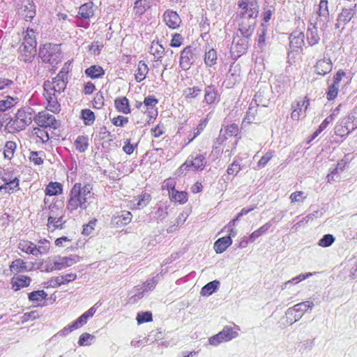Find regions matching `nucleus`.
Instances as JSON below:
<instances>
[{
  "instance_id": "nucleus-1",
  "label": "nucleus",
  "mask_w": 357,
  "mask_h": 357,
  "mask_svg": "<svg viewBox=\"0 0 357 357\" xmlns=\"http://www.w3.org/2000/svg\"><path fill=\"white\" fill-rule=\"evenodd\" d=\"M92 185L89 183L82 185L76 183L69 195L66 203V209L70 213H73L79 209L83 211L87 208L93 199L94 193L92 192Z\"/></svg>"
},
{
  "instance_id": "nucleus-2",
  "label": "nucleus",
  "mask_w": 357,
  "mask_h": 357,
  "mask_svg": "<svg viewBox=\"0 0 357 357\" xmlns=\"http://www.w3.org/2000/svg\"><path fill=\"white\" fill-rule=\"evenodd\" d=\"M22 35V41L19 48V59L25 63H31L37 52L36 30L33 28L28 27Z\"/></svg>"
},
{
  "instance_id": "nucleus-3",
  "label": "nucleus",
  "mask_w": 357,
  "mask_h": 357,
  "mask_svg": "<svg viewBox=\"0 0 357 357\" xmlns=\"http://www.w3.org/2000/svg\"><path fill=\"white\" fill-rule=\"evenodd\" d=\"M250 26H239L237 33L233 38L230 48L234 56L239 57L247 52L250 46V37L254 32Z\"/></svg>"
},
{
  "instance_id": "nucleus-4",
  "label": "nucleus",
  "mask_w": 357,
  "mask_h": 357,
  "mask_svg": "<svg viewBox=\"0 0 357 357\" xmlns=\"http://www.w3.org/2000/svg\"><path fill=\"white\" fill-rule=\"evenodd\" d=\"M206 154L193 153L188 156L185 162L178 169V176L184 175L186 171H202L206 165Z\"/></svg>"
},
{
  "instance_id": "nucleus-5",
  "label": "nucleus",
  "mask_w": 357,
  "mask_h": 357,
  "mask_svg": "<svg viewBox=\"0 0 357 357\" xmlns=\"http://www.w3.org/2000/svg\"><path fill=\"white\" fill-rule=\"evenodd\" d=\"M68 66L65 64L56 77L52 79V82L47 81L44 83V91H52L60 95L66 88L68 84Z\"/></svg>"
},
{
  "instance_id": "nucleus-6",
  "label": "nucleus",
  "mask_w": 357,
  "mask_h": 357,
  "mask_svg": "<svg viewBox=\"0 0 357 357\" xmlns=\"http://www.w3.org/2000/svg\"><path fill=\"white\" fill-rule=\"evenodd\" d=\"M33 109L30 107H24L18 109L15 117L9 122L10 126L13 128L14 131H20L24 130L31 123L33 118Z\"/></svg>"
},
{
  "instance_id": "nucleus-7",
  "label": "nucleus",
  "mask_w": 357,
  "mask_h": 357,
  "mask_svg": "<svg viewBox=\"0 0 357 357\" xmlns=\"http://www.w3.org/2000/svg\"><path fill=\"white\" fill-rule=\"evenodd\" d=\"M60 45L46 43L39 50V56L43 62L50 64L57 63L60 61Z\"/></svg>"
},
{
  "instance_id": "nucleus-8",
  "label": "nucleus",
  "mask_w": 357,
  "mask_h": 357,
  "mask_svg": "<svg viewBox=\"0 0 357 357\" xmlns=\"http://www.w3.org/2000/svg\"><path fill=\"white\" fill-rule=\"evenodd\" d=\"M93 3L91 1L82 5L77 16V24L80 27L87 28L90 24V18L93 16Z\"/></svg>"
},
{
  "instance_id": "nucleus-9",
  "label": "nucleus",
  "mask_w": 357,
  "mask_h": 357,
  "mask_svg": "<svg viewBox=\"0 0 357 357\" xmlns=\"http://www.w3.org/2000/svg\"><path fill=\"white\" fill-rule=\"evenodd\" d=\"M314 20L317 21V24H319L321 31H324L328 27V22H329V11L328 8V1L326 0H321L319 5V9L312 15Z\"/></svg>"
},
{
  "instance_id": "nucleus-10",
  "label": "nucleus",
  "mask_w": 357,
  "mask_h": 357,
  "mask_svg": "<svg viewBox=\"0 0 357 357\" xmlns=\"http://www.w3.org/2000/svg\"><path fill=\"white\" fill-rule=\"evenodd\" d=\"M33 120L40 127L56 129L59 126V123L56 120L55 116L47 111L39 112L34 116Z\"/></svg>"
},
{
  "instance_id": "nucleus-11",
  "label": "nucleus",
  "mask_w": 357,
  "mask_h": 357,
  "mask_svg": "<svg viewBox=\"0 0 357 357\" xmlns=\"http://www.w3.org/2000/svg\"><path fill=\"white\" fill-rule=\"evenodd\" d=\"M158 100L153 96H149L144 98L143 109L144 114L146 116V121L148 123L153 122L158 116V109L156 105Z\"/></svg>"
},
{
  "instance_id": "nucleus-12",
  "label": "nucleus",
  "mask_w": 357,
  "mask_h": 357,
  "mask_svg": "<svg viewBox=\"0 0 357 357\" xmlns=\"http://www.w3.org/2000/svg\"><path fill=\"white\" fill-rule=\"evenodd\" d=\"M18 13L26 21H31L36 16V6L32 0H22Z\"/></svg>"
},
{
  "instance_id": "nucleus-13",
  "label": "nucleus",
  "mask_w": 357,
  "mask_h": 357,
  "mask_svg": "<svg viewBox=\"0 0 357 357\" xmlns=\"http://www.w3.org/2000/svg\"><path fill=\"white\" fill-rule=\"evenodd\" d=\"M310 105V100L307 97L298 100L296 103L291 105L292 112L291 118L294 121H298L302 114L305 113Z\"/></svg>"
},
{
  "instance_id": "nucleus-14",
  "label": "nucleus",
  "mask_w": 357,
  "mask_h": 357,
  "mask_svg": "<svg viewBox=\"0 0 357 357\" xmlns=\"http://www.w3.org/2000/svg\"><path fill=\"white\" fill-rule=\"evenodd\" d=\"M79 257L77 255H71L69 257H57L55 258L51 270H61L66 267L73 266L78 262Z\"/></svg>"
},
{
  "instance_id": "nucleus-15",
  "label": "nucleus",
  "mask_w": 357,
  "mask_h": 357,
  "mask_svg": "<svg viewBox=\"0 0 357 357\" xmlns=\"http://www.w3.org/2000/svg\"><path fill=\"white\" fill-rule=\"evenodd\" d=\"M220 100V93L214 84H209L204 88V102L207 105L218 103Z\"/></svg>"
},
{
  "instance_id": "nucleus-16",
  "label": "nucleus",
  "mask_w": 357,
  "mask_h": 357,
  "mask_svg": "<svg viewBox=\"0 0 357 357\" xmlns=\"http://www.w3.org/2000/svg\"><path fill=\"white\" fill-rule=\"evenodd\" d=\"M318 29H320L319 24L313 17L310 19V26L307 31V40L310 45L313 46L319 42L320 38L318 34Z\"/></svg>"
},
{
  "instance_id": "nucleus-17",
  "label": "nucleus",
  "mask_w": 357,
  "mask_h": 357,
  "mask_svg": "<svg viewBox=\"0 0 357 357\" xmlns=\"http://www.w3.org/2000/svg\"><path fill=\"white\" fill-rule=\"evenodd\" d=\"M195 61L192 49L190 46L185 47L181 52L180 66L184 70H188Z\"/></svg>"
},
{
  "instance_id": "nucleus-18",
  "label": "nucleus",
  "mask_w": 357,
  "mask_h": 357,
  "mask_svg": "<svg viewBox=\"0 0 357 357\" xmlns=\"http://www.w3.org/2000/svg\"><path fill=\"white\" fill-rule=\"evenodd\" d=\"M163 20L166 25L172 29L180 26L181 19L178 14L172 10H167L163 14Z\"/></svg>"
},
{
  "instance_id": "nucleus-19",
  "label": "nucleus",
  "mask_w": 357,
  "mask_h": 357,
  "mask_svg": "<svg viewBox=\"0 0 357 357\" xmlns=\"http://www.w3.org/2000/svg\"><path fill=\"white\" fill-rule=\"evenodd\" d=\"M43 95L47 102V109L54 113L59 112L61 110V106L58 101L59 94L52 91H44Z\"/></svg>"
},
{
  "instance_id": "nucleus-20",
  "label": "nucleus",
  "mask_w": 357,
  "mask_h": 357,
  "mask_svg": "<svg viewBox=\"0 0 357 357\" xmlns=\"http://www.w3.org/2000/svg\"><path fill=\"white\" fill-rule=\"evenodd\" d=\"M251 7L249 9V11L247 12L246 15H245V18L247 20H242L239 23V26H245L252 25V29L255 30V26L256 24V17L258 14V6L256 2H251Z\"/></svg>"
},
{
  "instance_id": "nucleus-21",
  "label": "nucleus",
  "mask_w": 357,
  "mask_h": 357,
  "mask_svg": "<svg viewBox=\"0 0 357 357\" xmlns=\"http://www.w3.org/2000/svg\"><path fill=\"white\" fill-rule=\"evenodd\" d=\"M333 68V63L329 57L324 55L322 59L317 61L314 66V72L320 75H325L330 73Z\"/></svg>"
},
{
  "instance_id": "nucleus-22",
  "label": "nucleus",
  "mask_w": 357,
  "mask_h": 357,
  "mask_svg": "<svg viewBox=\"0 0 357 357\" xmlns=\"http://www.w3.org/2000/svg\"><path fill=\"white\" fill-rule=\"evenodd\" d=\"M271 91L268 87L260 89L255 95L254 102L257 106L268 107L271 100Z\"/></svg>"
},
{
  "instance_id": "nucleus-23",
  "label": "nucleus",
  "mask_w": 357,
  "mask_h": 357,
  "mask_svg": "<svg viewBox=\"0 0 357 357\" xmlns=\"http://www.w3.org/2000/svg\"><path fill=\"white\" fill-rule=\"evenodd\" d=\"M241 71V66L238 63H232L230 65L227 73V80L229 86H234L240 81Z\"/></svg>"
},
{
  "instance_id": "nucleus-24",
  "label": "nucleus",
  "mask_w": 357,
  "mask_h": 357,
  "mask_svg": "<svg viewBox=\"0 0 357 357\" xmlns=\"http://www.w3.org/2000/svg\"><path fill=\"white\" fill-rule=\"evenodd\" d=\"M314 307V303L311 301H306L294 305L293 307L287 309L286 314L288 318L291 317L295 312L304 314L309 309Z\"/></svg>"
},
{
  "instance_id": "nucleus-25",
  "label": "nucleus",
  "mask_w": 357,
  "mask_h": 357,
  "mask_svg": "<svg viewBox=\"0 0 357 357\" xmlns=\"http://www.w3.org/2000/svg\"><path fill=\"white\" fill-rule=\"evenodd\" d=\"M356 14L355 6L354 8H344L338 15L335 28L338 29L342 25L347 24Z\"/></svg>"
},
{
  "instance_id": "nucleus-26",
  "label": "nucleus",
  "mask_w": 357,
  "mask_h": 357,
  "mask_svg": "<svg viewBox=\"0 0 357 357\" xmlns=\"http://www.w3.org/2000/svg\"><path fill=\"white\" fill-rule=\"evenodd\" d=\"M64 218V211L61 204L54 203L49 206L48 224H52L57 218Z\"/></svg>"
},
{
  "instance_id": "nucleus-27",
  "label": "nucleus",
  "mask_w": 357,
  "mask_h": 357,
  "mask_svg": "<svg viewBox=\"0 0 357 357\" xmlns=\"http://www.w3.org/2000/svg\"><path fill=\"white\" fill-rule=\"evenodd\" d=\"M31 279L26 275H20L15 276L11 279L12 289L18 291L22 288L29 286Z\"/></svg>"
},
{
  "instance_id": "nucleus-28",
  "label": "nucleus",
  "mask_w": 357,
  "mask_h": 357,
  "mask_svg": "<svg viewBox=\"0 0 357 357\" xmlns=\"http://www.w3.org/2000/svg\"><path fill=\"white\" fill-rule=\"evenodd\" d=\"M305 35L303 32L295 31L289 36L290 47L293 50L301 48L304 45Z\"/></svg>"
},
{
  "instance_id": "nucleus-29",
  "label": "nucleus",
  "mask_w": 357,
  "mask_h": 357,
  "mask_svg": "<svg viewBox=\"0 0 357 357\" xmlns=\"http://www.w3.org/2000/svg\"><path fill=\"white\" fill-rule=\"evenodd\" d=\"M96 311L95 306L91 307L89 310L82 314L80 317H79L75 321L72 323V328H75L76 329L82 327L84 324H86L88 321V319L93 316Z\"/></svg>"
},
{
  "instance_id": "nucleus-30",
  "label": "nucleus",
  "mask_w": 357,
  "mask_h": 357,
  "mask_svg": "<svg viewBox=\"0 0 357 357\" xmlns=\"http://www.w3.org/2000/svg\"><path fill=\"white\" fill-rule=\"evenodd\" d=\"M239 330L240 328L238 326H236L235 328L226 326L221 331H220V333L222 337L224 342H229L238 335V331Z\"/></svg>"
},
{
  "instance_id": "nucleus-31",
  "label": "nucleus",
  "mask_w": 357,
  "mask_h": 357,
  "mask_svg": "<svg viewBox=\"0 0 357 357\" xmlns=\"http://www.w3.org/2000/svg\"><path fill=\"white\" fill-rule=\"evenodd\" d=\"M232 243L230 237L224 236L218 238L214 243V250L216 253H222Z\"/></svg>"
},
{
  "instance_id": "nucleus-32",
  "label": "nucleus",
  "mask_w": 357,
  "mask_h": 357,
  "mask_svg": "<svg viewBox=\"0 0 357 357\" xmlns=\"http://www.w3.org/2000/svg\"><path fill=\"white\" fill-rule=\"evenodd\" d=\"M116 109L118 112L123 114H129L130 112V108L129 105L128 99L126 97L117 98L114 101Z\"/></svg>"
},
{
  "instance_id": "nucleus-33",
  "label": "nucleus",
  "mask_w": 357,
  "mask_h": 357,
  "mask_svg": "<svg viewBox=\"0 0 357 357\" xmlns=\"http://www.w3.org/2000/svg\"><path fill=\"white\" fill-rule=\"evenodd\" d=\"M18 248L23 252L36 256V245L28 240H21Z\"/></svg>"
},
{
  "instance_id": "nucleus-34",
  "label": "nucleus",
  "mask_w": 357,
  "mask_h": 357,
  "mask_svg": "<svg viewBox=\"0 0 357 357\" xmlns=\"http://www.w3.org/2000/svg\"><path fill=\"white\" fill-rule=\"evenodd\" d=\"M15 89V84L11 79L0 77V95L8 93Z\"/></svg>"
},
{
  "instance_id": "nucleus-35",
  "label": "nucleus",
  "mask_w": 357,
  "mask_h": 357,
  "mask_svg": "<svg viewBox=\"0 0 357 357\" xmlns=\"http://www.w3.org/2000/svg\"><path fill=\"white\" fill-rule=\"evenodd\" d=\"M355 130V127L351 126L348 128L346 125L343 124V120L341 119L335 127V133L336 135L340 137H345L350 132Z\"/></svg>"
},
{
  "instance_id": "nucleus-36",
  "label": "nucleus",
  "mask_w": 357,
  "mask_h": 357,
  "mask_svg": "<svg viewBox=\"0 0 357 357\" xmlns=\"http://www.w3.org/2000/svg\"><path fill=\"white\" fill-rule=\"evenodd\" d=\"M62 185L58 182H50L45 188V195L49 196L58 195L62 193Z\"/></svg>"
},
{
  "instance_id": "nucleus-37",
  "label": "nucleus",
  "mask_w": 357,
  "mask_h": 357,
  "mask_svg": "<svg viewBox=\"0 0 357 357\" xmlns=\"http://www.w3.org/2000/svg\"><path fill=\"white\" fill-rule=\"evenodd\" d=\"M273 219H272L269 222H268L266 224H264V225H262L258 229L254 231L250 235V239L255 241L259 237H260L263 234H266L268 231V229L271 228V227L273 225Z\"/></svg>"
},
{
  "instance_id": "nucleus-38",
  "label": "nucleus",
  "mask_w": 357,
  "mask_h": 357,
  "mask_svg": "<svg viewBox=\"0 0 357 357\" xmlns=\"http://www.w3.org/2000/svg\"><path fill=\"white\" fill-rule=\"evenodd\" d=\"M149 72L147 65L142 61H139L137 66V70L135 74V79L137 82L143 81Z\"/></svg>"
},
{
  "instance_id": "nucleus-39",
  "label": "nucleus",
  "mask_w": 357,
  "mask_h": 357,
  "mask_svg": "<svg viewBox=\"0 0 357 357\" xmlns=\"http://www.w3.org/2000/svg\"><path fill=\"white\" fill-rule=\"evenodd\" d=\"M131 220L132 214L130 212L126 211L121 215L115 217L113 219V225L115 224L117 227L124 226L128 225L131 221Z\"/></svg>"
},
{
  "instance_id": "nucleus-40",
  "label": "nucleus",
  "mask_w": 357,
  "mask_h": 357,
  "mask_svg": "<svg viewBox=\"0 0 357 357\" xmlns=\"http://www.w3.org/2000/svg\"><path fill=\"white\" fill-rule=\"evenodd\" d=\"M145 295L144 291L142 288L137 285L135 287L130 291V296L129 297L128 302L131 304H134L139 301Z\"/></svg>"
},
{
  "instance_id": "nucleus-41",
  "label": "nucleus",
  "mask_w": 357,
  "mask_h": 357,
  "mask_svg": "<svg viewBox=\"0 0 357 357\" xmlns=\"http://www.w3.org/2000/svg\"><path fill=\"white\" fill-rule=\"evenodd\" d=\"M220 285V282L218 280H213L207 283L204 285L202 290L201 294L202 296H210L211 295L215 290L218 288Z\"/></svg>"
},
{
  "instance_id": "nucleus-42",
  "label": "nucleus",
  "mask_w": 357,
  "mask_h": 357,
  "mask_svg": "<svg viewBox=\"0 0 357 357\" xmlns=\"http://www.w3.org/2000/svg\"><path fill=\"white\" fill-rule=\"evenodd\" d=\"M75 146L79 152H84L89 147L88 137L83 135L78 136L75 142Z\"/></svg>"
},
{
  "instance_id": "nucleus-43",
  "label": "nucleus",
  "mask_w": 357,
  "mask_h": 357,
  "mask_svg": "<svg viewBox=\"0 0 357 357\" xmlns=\"http://www.w3.org/2000/svg\"><path fill=\"white\" fill-rule=\"evenodd\" d=\"M151 197L147 193H143L133 201V204L136 208L140 209L145 207L150 202Z\"/></svg>"
},
{
  "instance_id": "nucleus-44",
  "label": "nucleus",
  "mask_w": 357,
  "mask_h": 357,
  "mask_svg": "<svg viewBox=\"0 0 357 357\" xmlns=\"http://www.w3.org/2000/svg\"><path fill=\"white\" fill-rule=\"evenodd\" d=\"M50 248V243L46 239H41L36 245V256L45 255L48 252Z\"/></svg>"
},
{
  "instance_id": "nucleus-45",
  "label": "nucleus",
  "mask_w": 357,
  "mask_h": 357,
  "mask_svg": "<svg viewBox=\"0 0 357 357\" xmlns=\"http://www.w3.org/2000/svg\"><path fill=\"white\" fill-rule=\"evenodd\" d=\"M343 124L348 126V128H351V126L355 127V129L357 128V107L355 108L349 115L342 119Z\"/></svg>"
},
{
  "instance_id": "nucleus-46",
  "label": "nucleus",
  "mask_w": 357,
  "mask_h": 357,
  "mask_svg": "<svg viewBox=\"0 0 357 357\" xmlns=\"http://www.w3.org/2000/svg\"><path fill=\"white\" fill-rule=\"evenodd\" d=\"M10 271L13 273H21L27 270L26 263L21 259L13 261L10 266Z\"/></svg>"
},
{
  "instance_id": "nucleus-47",
  "label": "nucleus",
  "mask_w": 357,
  "mask_h": 357,
  "mask_svg": "<svg viewBox=\"0 0 357 357\" xmlns=\"http://www.w3.org/2000/svg\"><path fill=\"white\" fill-rule=\"evenodd\" d=\"M153 2V0H135V8L137 13H143L151 6Z\"/></svg>"
},
{
  "instance_id": "nucleus-48",
  "label": "nucleus",
  "mask_w": 357,
  "mask_h": 357,
  "mask_svg": "<svg viewBox=\"0 0 357 357\" xmlns=\"http://www.w3.org/2000/svg\"><path fill=\"white\" fill-rule=\"evenodd\" d=\"M17 145L13 141H8L4 146L3 154L5 158L10 160L13 158Z\"/></svg>"
},
{
  "instance_id": "nucleus-49",
  "label": "nucleus",
  "mask_w": 357,
  "mask_h": 357,
  "mask_svg": "<svg viewBox=\"0 0 357 357\" xmlns=\"http://www.w3.org/2000/svg\"><path fill=\"white\" fill-rule=\"evenodd\" d=\"M47 296V294L44 290H38L29 293L28 294V298L30 301L38 303L45 299Z\"/></svg>"
},
{
  "instance_id": "nucleus-50",
  "label": "nucleus",
  "mask_w": 357,
  "mask_h": 357,
  "mask_svg": "<svg viewBox=\"0 0 357 357\" xmlns=\"http://www.w3.org/2000/svg\"><path fill=\"white\" fill-rule=\"evenodd\" d=\"M85 73L87 76L94 79L103 75L104 70L99 66H91L85 70Z\"/></svg>"
},
{
  "instance_id": "nucleus-51",
  "label": "nucleus",
  "mask_w": 357,
  "mask_h": 357,
  "mask_svg": "<svg viewBox=\"0 0 357 357\" xmlns=\"http://www.w3.org/2000/svg\"><path fill=\"white\" fill-rule=\"evenodd\" d=\"M217 54L215 50L211 49L206 52L204 56V63L207 66L211 67L216 63Z\"/></svg>"
},
{
  "instance_id": "nucleus-52",
  "label": "nucleus",
  "mask_w": 357,
  "mask_h": 357,
  "mask_svg": "<svg viewBox=\"0 0 357 357\" xmlns=\"http://www.w3.org/2000/svg\"><path fill=\"white\" fill-rule=\"evenodd\" d=\"M169 197L172 200L178 202L180 204H185L188 201V194L183 191L173 190Z\"/></svg>"
},
{
  "instance_id": "nucleus-53",
  "label": "nucleus",
  "mask_w": 357,
  "mask_h": 357,
  "mask_svg": "<svg viewBox=\"0 0 357 357\" xmlns=\"http://www.w3.org/2000/svg\"><path fill=\"white\" fill-rule=\"evenodd\" d=\"M158 275L152 278L151 279L147 280L145 282H144L142 285H139L142 289L144 291V293H147L149 291H152L155 287L156 286L158 280Z\"/></svg>"
},
{
  "instance_id": "nucleus-54",
  "label": "nucleus",
  "mask_w": 357,
  "mask_h": 357,
  "mask_svg": "<svg viewBox=\"0 0 357 357\" xmlns=\"http://www.w3.org/2000/svg\"><path fill=\"white\" fill-rule=\"evenodd\" d=\"M201 89L198 86L189 87L183 91V96L186 99L195 98L201 93Z\"/></svg>"
},
{
  "instance_id": "nucleus-55",
  "label": "nucleus",
  "mask_w": 357,
  "mask_h": 357,
  "mask_svg": "<svg viewBox=\"0 0 357 357\" xmlns=\"http://www.w3.org/2000/svg\"><path fill=\"white\" fill-rule=\"evenodd\" d=\"M150 52L155 59L159 60L160 58H162V55L165 52V48L158 43H152Z\"/></svg>"
},
{
  "instance_id": "nucleus-56",
  "label": "nucleus",
  "mask_w": 357,
  "mask_h": 357,
  "mask_svg": "<svg viewBox=\"0 0 357 357\" xmlns=\"http://www.w3.org/2000/svg\"><path fill=\"white\" fill-rule=\"evenodd\" d=\"M275 8L273 5H267L263 8L261 13L262 20L264 22H268L272 15L275 13Z\"/></svg>"
},
{
  "instance_id": "nucleus-57",
  "label": "nucleus",
  "mask_w": 357,
  "mask_h": 357,
  "mask_svg": "<svg viewBox=\"0 0 357 357\" xmlns=\"http://www.w3.org/2000/svg\"><path fill=\"white\" fill-rule=\"evenodd\" d=\"M257 113V109L255 106L252 105V102L251 103L250 106L249 107L246 115L245 116L243 123H250L255 121V115Z\"/></svg>"
},
{
  "instance_id": "nucleus-58",
  "label": "nucleus",
  "mask_w": 357,
  "mask_h": 357,
  "mask_svg": "<svg viewBox=\"0 0 357 357\" xmlns=\"http://www.w3.org/2000/svg\"><path fill=\"white\" fill-rule=\"evenodd\" d=\"M82 118L86 125L90 126L94 122L95 114L90 109H83L82 110Z\"/></svg>"
},
{
  "instance_id": "nucleus-59",
  "label": "nucleus",
  "mask_w": 357,
  "mask_h": 357,
  "mask_svg": "<svg viewBox=\"0 0 357 357\" xmlns=\"http://www.w3.org/2000/svg\"><path fill=\"white\" fill-rule=\"evenodd\" d=\"M335 241L332 234H325L318 242V245L323 248L331 246Z\"/></svg>"
},
{
  "instance_id": "nucleus-60",
  "label": "nucleus",
  "mask_w": 357,
  "mask_h": 357,
  "mask_svg": "<svg viewBox=\"0 0 357 357\" xmlns=\"http://www.w3.org/2000/svg\"><path fill=\"white\" fill-rule=\"evenodd\" d=\"M312 275V273H311L300 274L299 275L296 276V277L293 278L291 280H288L286 282H284V287H287V285L290 284H296L299 283L300 282L308 278Z\"/></svg>"
},
{
  "instance_id": "nucleus-61",
  "label": "nucleus",
  "mask_w": 357,
  "mask_h": 357,
  "mask_svg": "<svg viewBox=\"0 0 357 357\" xmlns=\"http://www.w3.org/2000/svg\"><path fill=\"white\" fill-rule=\"evenodd\" d=\"M94 337L87 333H82L78 340V344L80 346H88L91 344V341L93 340Z\"/></svg>"
},
{
  "instance_id": "nucleus-62",
  "label": "nucleus",
  "mask_w": 357,
  "mask_h": 357,
  "mask_svg": "<svg viewBox=\"0 0 357 357\" xmlns=\"http://www.w3.org/2000/svg\"><path fill=\"white\" fill-rule=\"evenodd\" d=\"M273 157V151H268L266 152L259 160L257 163L258 168L261 169L264 167L268 161Z\"/></svg>"
},
{
  "instance_id": "nucleus-63",
  "label": "nucleus",
  "mask_w": 357,
  "mask_h": 357,
  "mask_svg": "<svg viewBox=\"0 0 357 357\" xmlns=\"http://www.w3.org/2000/svg\"><path fill=\"white\" fill-rule=\"evenodd\" d=\"M307 196L304 195L302 191H296L291 194L290 199L292 203L300 202L303 203Z\"/></svg>"
},
{
  "instance_id": "nucleus-64",
  "label": "nucleus",
  "mask_w": 357,
  "mask_h": 357,
  "mask_svg": "<svg viewBox=\"0 0 357 357\" xmlns=\"http://www.w3.org/2000/svg\"><path fill=\"white\" fill-rule=\"evenodd\" d=\"M136 319L139 324L144 322H149L152 321V314L150 312H139Z\"/></svg>"
}]
</instances>
